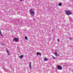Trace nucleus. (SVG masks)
Returning <instances> with one entry per match:
<instances>
[{"label": "nucleus", "instance_id": "f257e3e1", "mask_svg": "<svg viewBox=\"0 0 73 73\" xmlns=\"http://www.w3.org/2000/svg\"><path fill=\"white\" fill-rule=\"evenodd\" d=\"M30 13L31 15H32V16H34L35 15V12L34 11V10L33 9H31L30 11Z\"/></svg>", "mask_w": 73, "mask_h": 73}, {"label": "nucleus", "instance_id": "f03ea898", "mask_svg": "<svg viewBox=\"0 0 73 73\" xmlns=\"http://www.w3.org/2000/svg\"><path fill=\"white\" fill-rule=\"evenodd\" d=\"M66 14L67 15H71L72 13L70 11H65Z\"/></svg>", "mask_w": 73, "mask_h": 73}, {"label": "nucleus", "instance_id": "7ed1b4c3", "mask_svg": "<svg viewBox=\"0 0 73 73\" xmlns=\"http://www.w3.org/2000/svg\"><path fill=\"white\" fill-rule=\"evenodd\" d=\"M13 40L15 42H18L19 41V39L17 38H14Z\"/></svg>", "mask_w": 73, "mask_h": 73}, {"label": "nucleus", "instance_id": "20e7f679", "mask_svg": "<svg viewBox=\"0 0 73 73\" xmlns=\"http://www.w3.org/2000/svg\"><path fill=\"white\" fill-rule=\"evenodd\" d=\"M57 68H58V69L59 70H61V69H62V67L60 65L58 66Z\"/></svg>", "mask_w": 73, "mask_h": 73}, {"label": "nucleus", "instance_id": "39448f33", "mask_svg": "<svg viewBox=\"0 0 73 73\" xmlns=\"http://www.w3.org/2000/svg\"><path fill=\"white\" fill-rule=\"evenodd\" d=\"M7 54L9 55V56L10 54H9V51H8V50H7Z\"/></svg>", "mask_w": 73, "mask_h": 73}, {"label": "nucleus", "instance_id": "423d86ee", "mask_svg": "<svg viewBox=\"0 0 73 73\" xmlns=\"http://www.w3.org/2000/svg\"><path fill=\"white\" fill-rule=\"evenodd\" d=\"M44 60L45 61H48V58H45L44 59Z\"/></svg>", "mask_w": 73, "mask_h": 73}, {"label": "nucleus", "instance_id": "0eeeda50", "mask_svg": "<svg viewBox=\"0 0 73 73\" xmlns=\"http://www.w3.org/2000/svg\"><path fill=\"white\" fill-rule=\"evenodd\" d=\"M30 68L31 69V62H30Z\"/></svg>", "mask_w": 73, "mask_h": 73}, {"label": "nucleus", "instance_id": "6e6552de", "mask_svg": "<svg viewBox=\"0 0 73 73\" xmlns=\"http://www.w3.org/2000/svg\"><path fill=\"white\" fill-rule=\"evenodd\" d=\"M37 55H41V53L39 52H37Z\"/></svg>", "mask_w": 73, "mask_h": 73}, {"label": "nucleus", "instance_id": "1a4fd4ad", "mask_svg": "<svg viewBox=\"0 0 73 73\" xmlns=\"http://www.w3.org/2000/svg\"><path fill=\"white\" fill-rule=\"evenodd\" d=\"M55 55L56 56H58V54L57 53L55 52Z\"/></svg>", "mask_w": 73, "mask_h": 73}, {"label": "nucleus", "instance_id": "9d476101", "mask_svg": "<svg viewBox=\"0 0 73 73\" xmlns=\"http://www.w3.org/2000/svg\"><path fill=\"white\" fill-rule=\"evenodd\" d=\"M58 5L59 6H61V5H62V3H59Z\"/></svg>", "mask_w": 73, "mask_h": 73}, {"label": "nucleus", "instance_id": "9b49d317", "mask_svg": "<svg viewBox=\"0 0 73 73\" xmlns=\"http://www.w3.org/2000/svg\"><path fill=\"white\" fill-rule=\"evenodd\" d=\"M23 57V55H21L20 56V58H22Z\"/></svg>", "mask_w": 73, "mask_h": 73}, {"label": "nucleus", "instance_id": "f8f14e48", "mask_svg": "<svg viewBox=\"0 0 73 73\" xmlns=\"http://www.w3.org/2000/svg\"><path fill=\"white\" fill-rule=\"evenodd\" d=\"M25 40H27L28 39V38H27V37L25 36Z\"/></svg>", "mask_w": 73, "mask_h": 73}, {"label": "nucleus", "instance_id": "ddd939ff", "mask_svg": "<svg viewBox=\"0 0 73 73\" xmlns=\"http://www.w3.org/2000/svg\"><path fill=\"white\" fill-rule=\"evenodd\" d=\"M52 57H53V58H54V57H53V56H52Z\"/></svg>", "mask_w": 73, "mask_h": 73}, {"label": "nucleus", "instance_id": "4468645a", "mask_svg": "<svg viewBox=\"0 0 73 73\" xmlns=\"http://www.w3.org/2000/svg\"><path fill=\"white\" fill-rule=\"evenodd\" d=\"M0 34L1 35H2V34H1V33H0Z\"/></svg>", "mask_w": 73, "mask_h": 73}, {"label": "nucleus", "instance_id": "2eb2a0df", "mask_svg": "<svg viewBox=\"0 0 73 73\" xmlns=\"http://www.w3.org/2000/svg\"><path fill=\"white\" fill-rule=\"evenodd\" d=\"M1 35V36H2V37H3V35H2V34Z\"/></svg>", "mask_w": 73, "mask_h": 73}, {"label": "nucleus", "instance_id": "dca6fc26", "mask_svg": "<svg viewBox=\"0 0 73 73\" xmlns=\"http://www.w3.org/2000/svg\"><path fill=\"white\" fill-rule=\"evenodd\" d=\"M58 41H59V39H58Z\"/></svg>", "mask_w": 73, "mask_h": 73}]
</instances>
